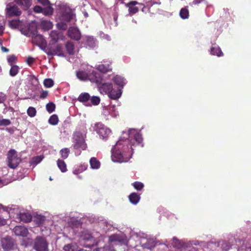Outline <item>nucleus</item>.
Masks as SVG:
<instances>
[{"label":"nucleus","mask_w":251,"mask_h":251,"mask_svg":"<svg viewBox=\"0 0 251 251\" xmlns=\"http://www.w3.org/2000/svg\"><path fill=\"white\" fill-rule=\"evenodd\" d=\"M143 138L140 131L132 128L123 131L122 136L111 150V159L114 162H128L133 153V147L142 143Z\"/></svg>","instance_id":"nucleus-1"},{"label":"nucleus","mask_w":251,"mask_h":251,"mask_svg":"<svg viewBox=\"0 0 251 251\" xmlns=\"http://www.w3.org/2000/svg\"><path fill=\"white\" fill-rule=\"evenodd\" d=\"M58 14L57 16L59 20L56 25L58 29L66 30L67 28V24L73 21L75 16L72 9L64 3H59L57 4Z\"/></svg>","instance_id":"nucleus-2"},{"label":"nucleus","mask_w":251,"mask_h":251,"mask_svg":"<svg viewBox=\"0 0 251 251\" xmlns=\"http://www.w3.org/2000/svg\"><path fill=\"white\" fill-rule=\"evenodd\" d=\"M21 33L26 37H31L32 42L37 45H43L46 43L43 36L37 34V25L34 21L28 24L27 30H21Z\"/></svg>","instance_id":"nucleus-3"},{"label":"nucleus","mask_w":251,"mask_h":251,"mask_svg":"<svg viewBox=\"0 0 251 251\" xmlns=\"http://www.w3.org/2000/svg\"><path fill=\"white\" fill-rule=\"evenodd\" d=\"M76 76L80 80L86 81L88 80L97 84L100 83L102 80L101 75L94 70L88 72L79 71L76 73Z\"/></svg>","instance_id":"nucleus-4"},{"label":"nucleus","mask_w":251,"mask_h":251,"mask_svg":"<svg viewBox=\"0 0 251 251\" xmlns=\"http://www.w3.org/2000/svg\"><path fill=\"white\" fill-rule=\"evenodd\" d=\"M86 132L76 131L73 135V147L75 150H85L87 148V145L85 141Z\"/></svg>","instance_id":"nucleus-5"},{"label":"nucleus","mask_w":251,"mask_h":251,"mask_svg":"<svg viewBox=\"0 0 251 251\" xmlns=\"http://www.w3.org/2000/svg\"><path fill=\"white\" fill-rule=\"evenodd\" d=\"M94 130L96 131L102 140H106L111 133V130L101 123H96L93 127Z\"/></svg>","instance_id":"nucleus-6"},{"label":"nucleus","mask_w":251,"mask_h":251,"mask_svg":"<svg viewBox=\"0 0 251 251\" xmlns=\"http://www.w3.org/2000/svg\"><path fill=\"white\" fill-rule=\"evenodd\" d=\"M33 248L36 251H49V243L42 236H37L33 242Z\"/></svg>","instance_id":"nucleus-7"},{"label":"nucleus","mask_w":251,"mask_h":251,"mask_svg":"<svg viewBox=\"0 0 251 251\" xmlns=\"http://www.w3.org/2000/svg\"><path fill=\"white\" fill-rule=\"evenodd\" d=\"M21 161V159L20 157L18 156L15 150H10L8 151L7 154V164L10 168H16Z\"/></svg>","instance_id":"nucleus-8"},{"label":"nucleus","mask_w":251,"mask_h":251,"mask_svg":"<svg viewBox=\"0 0 251 251\" xmlns=\"http://www.w3.org/2000/svg\"><path fill=\"white\" fill-rule=\"evenodd\" d=\"M6 14L7 17H17L21 14V11L15 4L8 3L6 7Z\"/></svg>","instance_id":"nucleus-9"},{"label":"nucleus","mask_w":251,"mask_h":251,"mask_svg":"<svg viewBox=\"0 0 251 251\" xmlns=\"http://www.w3.org/2000/svg\"><path fill=\"white\" fill-rule=\"evenodd\" d=\"M96 69L103 73L110 72L112 70L111 62L110 60H103L100 64L96 66Z\"/></svg>","instance_id":"nucleus-10"},{"label":"nucleus","mask_w":251,"mask_h":251,"mask_svg":"<svg viewBox=\"0 0 251 251\" xmlns=\"http://www.w3.org/2000/svg\"><path fill=\"white\" fill-rule=\"evenodd\" d=\"M102 234L100 233L99 232H90L88 230H84L81 232V238L84 240H90L92 239H94L95 241H96L99 237L101 236Z\"/></svg>","instance_id":"nucleus-11"},{"label":"nucleus","mask_w":251,"mask_h":251,"mask_svg":"<svg viewBox=\"0 0 251 251\" xmlns=\"http://www.w3.org/2000/svg\"><path fill=\"white\" fill-rule=\"evenodd\" d=\"M102 114L106 120H109L111 117H117L118 112L116 110L115 106L113 105L108 108L103 109Z\"/></svg>","instance_id":"nucleus-12"},{"label":"nucleus","mask_w":251,"mask_h":251,"mask_svg":"<svg viewBox=\"0 0 251 251\" xmlns=\"http://www.w3.org/2000/svg\"><path fill=\"white\" fill-rule=\"evenodd\" d=\"M2 248L5 251H10L14 248V243L12 238L9 237L3 238L1 240Z\"/></svg>","instance_id":"nucleus-13"},{"label":"nucleus","mask_w":251,"mask_h":251,"mask_svg":"<svg viewBox=\"0 0 251 251\" xmlns=\"http://www.w3.org/2000/svg\"><path fill=\"white\" fill-rule=\"evenodd\" d=\"M9 26L12 29L18 28L21 32L22 29L27 30V26H25V24L22 21L19 20H13L9 21Z\"/></svg>","instance_id":"nucleus-14"},{"label":"nucleus","mask_w":251,"mask_h":251,"mask_svg":"<svg viewBox=\"0 0 251 251\" xmlns=\"http://www.w3.org/2000/svg\"><path fill=\"white\" fill-rule=\"evenodd\" d=\"M137 4L142 5L136 1H131L125 4V6L128 8V15L132 16L138 12L139 8L136 6Z\"/></svg>","instance_id":"nucleus-15"},{"label":"nucleus","mask_w":251,"mask_h":251,"mask_svg":"<svg viewBox=\"0 0 251 251\" xmlns=\"http://www.w3.org/2000/svg\"><path fill=\"white\" fill-rule=\"evenodd\" d=\"M97 85L101 94H108L113 87L112 84L110 83H102V80L100 83Z\"/></svg>","instance_id":"nucleus-16"},{"label":"nucleus","mask_w":251,"mask_h":251,"mask_svg":"<svg viewBox=\"0 0 251 251\" xmlns=\"http://www.w3.org/2000/svg\"><path fill=\"white\" fill-rule=\"evenodd\" d=\"M68 36L72 39L78 40L80 39L81 34L78 28L75 27H70L68 31Z\"/></svg>","instance_id":"nucleus-17"},{"label":"nucleus","mask_w":251,"mask_h":251,"mask_svg":"<svg viewBox=\"0 0 251 251\" xmlns=\"http://www.w3.org/2000/svg\"><path fill=\"white\" fill-rule=\"evenodd\" d=\"M13 232L17 236L26 237L28 234V230L24 226H16L13 229Z\"/></svg>","instance_id":"nucleus-18"},{"label":"nucleus","mask_w":251,"mask_h":251,"mask_svg":"<svg viewBox=\"0 0 251 251\" xmlns=\"http://www.w3.org/2000/svg\"><path fill=\"white\" fill-rule=\"evenodd\" d=\"M47 53L50 55H58L60 56H63L62 53V48L60 45H57L54 48H50L47 51Z\"/></svg>","instance_id":"nucleus-19"},{"label":"nucleus","mask_w":251,"mask_h":251,"mask_svg":"<svg viewBox=\"0 0 251 251\" xmlns=\"http://www.w3.org/2000/svg\"><path fill=\"white\" fill-rule=\"evenodd\" d=\"M50 35L51 40L55 42L62 40L64 38V36L61 32L56 30L51 31Z\"/></svg>","instance_id":"nucleus-20"},{"label":"nucleus","mask_w":251,"mask_h":251,"mask_svg":"<svg viewBox=\"0 0 251 251\" xmlns=\"http://www.w3.org/2000/svg\"><path fill=\"white\" fill-rule=\"evenodd\" d=\"M113 81L117 86L119 88L122 89L125 85L126 83V80L122 76L116 75L112 78Z\"/></svg>","instance_id":"nucleus-21"},{"label":"nucleus","mask_w":251,"mask_h":251,"mask_svg":"<svg viewBox=\"0 0 251 251\" xmlns=\"http://www.w3.org/2000/svg\"><path fill=\"white\" fill-rule=\"evenodd\" d=\"M83 40L90 48H93L97 45V41L93 36H85L83 37Z\"/></svg>","instance_id":"nucleus-22"},{"label":"nucleus","mask_w":251,"mask_h":251,"mask_svg":"<svg viewBox=\"0 0 251 251\" xmlns=\"http://www.w3.org/2000/svg\"><path fill=\"white\" fill-rule=\"evenodd\" d=\"M122 95V90L120 88L114 89L113 87L110 92L108 94V97L113 100H117L120 98Z\"/></svg>","instance_id":"nucleus-23"},{"label":"nucleus","mask_w":251,"mask_h":251,"mask_svg":"<svg viewBox=\"0 0 251 251\" xmlns=\"http://www.w3.org/2000/svg\"><path fill=\"white\" fill-rule=\"evenodd\" d=\"M90 99V95L87 93H81L78 98V101L82 102L87 106H91V104L89 102Z\"/></svg>","instance_id":"nucleus-24"},{"label":"nucleus","mask_w":251,"mask_h":251,"mask_svg":"<svg viewBox=\"0 0 251 251\" xmlns=\"http://www.w3.org/2000/svg\"><path fill=\"white\" fill-rule=\"evenodd\" d=\"M17 216L20 221L25 223H28L31 220V216L28 212H21L19 214H17Z\"/></svg>","instance_id":"nucleus-25"},{"label":"nucleus","mask_w":251,"mask_h":251,"mask_svg":"<svg viewBox=\"0 0 251 251\" xmlns=\"http://www.w3.org/2000/svg\"><path fill=\"white\" fill-rule=\"evenodd\" d=\"M15 1L25 10L28 9L32 4L31 0H15Z\"/></svg>","instance_id":"nucleus-26"},{"label":"nucleus","mask_w":251,"mask_h":251,"mask_svg":"<svg viewBox=\"0 0 251 251\" xmlns=\"http://www.w3.org/2000/svg\"><path fill=\"white\" fill-rule=\"evenodd\" d=\"M65 251H80L78 246L75 243L65 245L63 247Z\"/></svg>","instance_id":"nucleus-27"},{"label":"nucleus","mask_w":251,"mask_h":251,"mask_svg":"<svg viewBox=\"0 0 251 251\" xmlns=\"http://www.w3.org/2000/svg\"><path fill=\"white\" fill-rule=\"evenodd\" d=\"M40 25L42 29L44 30H48L51 29L53 26L52 23L50 21L45 20H42Z\"/></svg>","instance_id":"nucleus-28"},{"label":"nucleus","mask_w":251,"mask_h":251,"mask_svg":"<svg viewBox=\"0 0 251 251\" xmlns=\"http://www.w3.org/2000/svg\"><path fill=\"white\" fill-rule=\"evenodd\" d=\"M124 242V239L123 237L118 234L112 235L109 237V243L112 242L115 243H123Z\"/></svg>","instance_id":"nucleus-29"},{"label":"nucleus","mask_w":251,"mask_h":251,"mask_svg":"<svg viewBox=\"0 0 251 251\" xmlns=\"http://www.w3.org/2000/svg\"><path fill=\"white\" fill-rule=\"evenodd\" d=\"M87 168V165L85 164H81L75 167L73 170V174L77 175L83 171H85Z\"/></svg>","instance_id":"nucleus-30"},{"label":"nucleus","mask_w":251,"mask_h":251,"mask_svg":"<svg viewBox=\"0 0 251 251\" xmlns=\"http://www.w3.org/2000/svg\"><path fill=\"white\" fill-rule=\"evenodd\" d=\"M140 199V196L136 193H132L129 196V201L133 204H137Z\"/></svg>","instance_id":"nucleus-31"},{"label":"nucleus","mask_w":251,"mask_h":251,"mask_svg":"<svg viewBox=\"0 0 251 251\" xmlns=\"http://www.w3.org/2000/svg\"><path fill=\"white\" fill-rule=\"evenodd\" d=\"M210 53L212 55H217L218 56H222L223 55V53L221 49L218 46L212 47L210 49Z\"/></svg>","instance_id":"nucleus-32"},{"label":"nucleus","mask_w":251,"mask_h":251,"mask_svg":"<svg viewBox=\"0 0 251 251\" xmlns=\"http://www.w3.org/2000/svg\"><path fill=\"white\" fill-rule=\"evenodd\" d=\"M91 168L93 169H98L100 167V162L95 157H92L90 160Z\"/></svg>","instance_id":"nucleus-33"},{"label":"nucleus","mask_w":251,"mask_h":251,"mask_svg":"<svg viewBox=\"0 0 251 251\" xmlns=\"http://www.w3.org/2000/svg\"><path fill=\"white\" fill-rule=\"evenodd\" d=\"M20 68L17 65H12L9 71V75L11 76H16L19 73Z\"/></svg>","instance_id":"nucleus-34"},{"label":"nucleus","mask_w":251,"mask_h":251,"mask_svg":"<svg viewBox=\"0 0 251 251\" xmlns=\"http://www.w3.org/2000/svg\"><path fill=\"white\" fill-rule=\"evenodd\" d=\"M58 167L62 172H66L67 170L66 164L63 160L58 159L57 161Z\"/></svg>","instance_id":"nucleus-35"},{"label":"nucleus","mask_w":251,"mask_h":251,"mask_svg":"<svg viewBox=\"0 0 251 251\" xmlns=\"http://www.w3.org/2000/svg\"><path fill=\"white\" fill-rule=\"evenodd\" d=\"M16 209L15 206H14V207H12V206H4L2 204H0V210L2 209L3 211L7 212L9 214L12 213L13 211L15 210Z\"/></svg>","instance_id":"nucleus-36"},{"label":"nucleus","mask_w":251,"mask_h":251,"mask_svg":"<svg viewBox=\"0 0 251 251\" xmlns=\"http://www.w3.org/2000/svg\"><path fill=\"white\" fill-rule=\"evenodd\" d=\"M180 17L183 19H187L189 17V11L186 7L182 8L179 12Z\"/></svg>","instance_id":"nucleus-37"},{"label":"nucleus","mask_w":251,"mask_h":251,"mask_svg":"<svg viewBox=\"0 0 251 251\" xmlns=\"http://www.w3.org/2000/svg\"><path fill=\"white\" fill-rule=\"evenodd\" d=\"M66 48L67 52L70 54H73L74 53V45L71 42H68L66 44Z\"/></svg>","instance_id":"nucleus-38"},{"label":"nucleus","mask_w":251,"mask_h":251,"mask_svg":"<svg viewBox=\"0 0 251 251\" xmlns=\"http://www.w3.org/2000/svg\"><path fill=\"white\" fill-rule=\"evenodd\" d=\"M47 7L43 8V14L45 16H50L52 14L53 9L52 7L49 5Z\"/></svg>","instance_id":"nucleus-39"},{"label":"nucleus","mask_w":251,"mask_h":251,"mask_svg":"<svg viewBox=\"0 0 251 251\" xmlns=\"http://www.w3.org/2000/svg\"><path fill=\"white\" fill-rule=\"evenodd\" d=\"M49 123L51 125H56L58 123V118L56 115H52L49 119Z\"/></svg>","instance_id":"nucleus-40"},{"label":"nucleus","mask_w":251,"mask_h":251,"mask_svg":"<svg viewBox=\"0 0 251 251\" xmlns=\"http://www.w3.org/2000/svg\"><path fill=\"white\" fill-rule=\"evenodd\" d=\"M36 113L37 111L36 109L32 106L28 107V108L27 110V115L31 118L34 117L36 115Z\"/></svg>","instance_id":"nucleus-41"},{"label":"nucleus","mask_w":251,"mask_h":251,"mask_svg":"<svg viewBox=\"0 0 251 251\" xmlns=\"http://www.w3.org/2000/svg\"><path fill=\"white\" fill-rule=\"evenodd\" d=\"M70 153V150L68 148H64L60 151V155L64 159H66Z\"/></svg>","instance_id":"nucleus-42"},{"label":"nucleus","mask_w":251,"mask_h":251,"mask_svg":"<svg viewBox=\"0 0 251 251\" xmlns=\"http://www.w3.org/2000/svg\"><path fill=\"white\" fill-rule=\"evenodd\" d=\"M43 158V157L41 155L35 156L32 158V159L30 161V164L36 165L42 160Z\"/></svg>","instance_id":"nucleus-43"},{"label":"nucleus","mask_w":251,"mask_h":251,"mask_svg":"<svg viewBox=\"0 0 251 251\" xmlns=\"http://www.w3.org/2000/svg\"><path fill=\"white\" fill-rule=\"evenodd\" d=\"M90 100L91 101V104L94 105H98L100 102V98L97 96H93L92 97H90Z\"/></svg>","instance_id":"nucleus-44"},{"label":"nucleus","mask_w":251,"mask_h":251,"mask_svg":"<svg viewBox=\"0 0 251 251\" xmlns=\"http://www.w3.org/2000/svg\"><path fill=\"white\" fill-rule=\"evenodd\" d=\"M7 60L10 66L14 65V64L16 61V57L14 55H8Z\"/></svg>","instance_id":"nucleus-45"},{"label":"nucleus","mask_w":251,"mask_h":251,"mask_svg":"<svg viewBox=\"0 0 251 251\" xmlns=\"http://www.w3.org/2000/svg\"><path fill=\"white\" fill-rule=\"evenodd\" d=\"M132 186L134 188L138 190H141L144 187V184L141 182L136 181L132 183Z\"/></svg>","instance_id":"nucleus-46"},{"label":"nucleus","mask_w":251,"mask_h":251,"mask_svg":"<svg viewBox=\"0 0 251 251\" xmlns=\"http://www.w3.org/2000/svg\"><path fill=\"white\" fill-rule=\"evenodd\" d=\"M55 104L52 102H50L46 105L47 110L50 113H52L55 110Z\"/></svg>","instance_id":"nucleus-47"},{"label":"nucleus","mask_w":251,"mask_h":251,"mask_svg":"<svg viewBox=\"0 0 251 251\" xmlns=\"http://www.w3.org/2000/svg\"><path fill=\"white\" fill-rule=\"evenodd\" d=\"M172 244L173 247L176 248H179L181 246L180 242L176 237L173 238Z\"/></svg>","instance_id":"nucleus-48"},{"label":"nucleus","mask_w":251,"mask_h":251,"mask_svg":"<svg viewBox=\"0 0 251 251\" xmlns=\"http://www.w3.org/2000/svg\"><path fill=\"white\" fill-rule=\"evenodd\" d=\"M53 81L50 78H47L44 80V84L47 88H50L53 85Z\"/></svg>","instance_id":"nucleus-49"},{"label":"nucleus","mask_w":251,"mask_h":251,"mask_svg":"<svg viewBox=\"0 0 251 251\" xmlns=\"http://www.w3.org/2000/svg\"><path fill=\"white\" fill-rule=\"evenodd\" d=\"M11 121L9 119L0 120V126H7L11 124Z\"/></svg>","instance_id":"nucleus-50"},{"label":"nucleus","mask_w":251,"mask_h":251,"mask_svg":"<svg viewBox=\"0 0 251 251\" xmlns=\"http://www.w3.org/2000/svg\"><path fill=\"white\" fill-rule=\"evenodd\" d=\"M45 220V217L44 216L39 215L36 217V221L39 225L43 224Z\"/></svg>","instance_id":"nucleus-51"},{"label":"nucleus","mask_w":251,"mask_h":251,"mask_svg":"<svg viewBox=\"0 0 251 251\" xmlns=\"http://www.w3.org/2000/svg\"><path fill=\"white\" fill-rule=\"evenodd\" d=\"M0 23V36L2 35L3 33V31L5 28V24L4 23L3 20L1 19Z\"/></svg>","instance_id":"nucleus-52"},{"label":"nucleus","mask_w":251,"mask_h":251,"mask_svg":"<svg viewBox=\"0 0 251 251\" xmlns=\"http://www.w3.org/2000/svg\"><path fill=\"white\" fill-rule=\"evenodd\" d=\"M33 10L35 12L37 13H43V8L41 7L40 6L36 5L34 7Z\"/></svg>","instance_id":"nucleus-53"},{"label":"nucleus","mask_w":251,"mask_h":251,"mask_svg":"<svg viewBox=\"0 0 251 251\" xmlns=\"http://www.w3.org/2000/svg\"><path fill=\"white\" fill-rule=\"evenodd\" d=\"M100 37L101 38H102V39H105V40H106L107 41H110V37L107 34H104L103 32H100Z\"/></svg>","instance_id":"nucleus-54"},{"label":"nucleus","mask_w":251,"mask_h":251,"mask_svg":"<svg viewBox=\"0 0 251 251\" xmlns=\"http://www.w3.org/2000/svg\"><path fill=\"white\" fill-rule=\"evenodd\" d=\"M38 1L44 6L50 5V2L49 0H38Z\"/></svg>","instance_id":"nucleus-55"},{"label":"nucleus","mask_w":251,"mask_h":251,"mask_svg":"<svg viewBox=\"0 0 251 251\" xmlns=\"http://www.w3.org/2000/svg\"><path fill=\"white\" fill-rule=\"evenodd\" d=\"M6 99V95L3 93L0 94V103L3 102Z\"/></svg>","instance_id":"nucleus-56"},{"label":"nucleus","mask_w":251,"mask_h":251,"mask_svg":"<svg viewBox=\"0 0 251 251\" xmlns=\"http://www.w3.org/2000/svg\"><path fill=\"white\" fill-rule=\"evenodd\" d=\"M48 95V91H43L41 93L40 98L41 99H45V98H46L47 97Z\"/></svg>","instance_id":"nucleus-57"},{"label":"nucleus","mask_w":251,"mask_h":251,"mask_svg":"<svg viewBox=\"0 0 251 251\" xmlns=\"http://www.w3.org/2000/svg\"><path fill=\"white\" fill-rule=\"evenodd\" d=\"M34 61V59L32 57H28L26 59V62L29 65L32 64Z\"/></svg>","instance_id":"nucleus-58"},{"label":"nucleus","mask_w":251,"mask_h":251,"mask_svg":"<svg viewBox=\"0 0 251 251\" xmlns=\"http://www.w3.org/2000/svg\"><path fill=\"white\" fill-rule=\"evenodd\" d=\"M113 251V249L111 247H110L109 246H106L103 248L102 251Z\"/></svg>","instance_id":"nucleus-59"},{"label":"nucleus","mask_w":251,"mask_h":251,"mask_svg":"<svg viewBox=\"0 0 251 251\" xmlns=\"http://www.w3.org/2000/svg\"><path fill=\"white\" fill-rule=\"evenodd\" d=\"M6 223V221L4 219L0 218V226L5 225Z\"/></svg>","instance_id":"nucleus-60"},{"label":"nucleus","mask_w":251,"mask_h":251,"mask_svg":"<svg viewBox=\"0 0 251 251\" xmlns=\"http://www.w3.org/2000/svg\"><path fill=\"white\" fill-rule=\"evenodd\" d=\"M204 0H194L192 2V4L194 5L198 4Z\"/></svg>","instance_id":"nucleus-61"},{"label":"nucleus","mask_w":251,"mask_h":251,"mask_svg":"<svg viewBox=\"0 0 251 251\" xmlns=\"http://www.w3.org/2000/svg\"><path fill=\"white\" fill-rule=\"evenodd\" d=\"M1 49L3 52H7L9 51V50L8 49L4 47H1Z\"/></svg>","instance_id":"nucleus-62"},{"label":"nucleus","mask_w":251,"mask_h":251,"mask_svg":"<svg viewBox=\"0 0 251 251\" xmlns=\"http://www.w3.org/2000/svg\"><path fill=\"white\" fill-rule=\"evenodd\" d=\"M117 19V16L116 15H114V21H116Z\"/></svg>","instance_id":"nucleus-63"},{"label":"nucleus","mask_w":251,"mask_h":251,"mask_svg":"<svg viewBox=\"0 0 251 251\" xmlns=\"http://www.w3.org/2000/svg\"><path fill=\"white\" fill-rule=\"evenodd\" d=\"M247 251H251V248H247Z\"/></svg>","instance_id":"nucleus-64"}]
</instances>
